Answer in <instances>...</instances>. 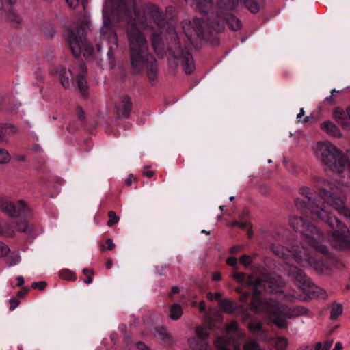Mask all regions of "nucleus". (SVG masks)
Instances as JSON below:
<instances>
[{"mask_svg":"<svg viewBox=\"0 0 350 350\" xmlns=\"http://www.w3.org/2000/svg\"><path fill=\"white\" fill-rule=\"evenodd\" d=\"M134 181H135V177L133 174H129L125 181V183L127 186H130Z\"/></svg>","mask_w":350,"mask_h":350,"instance_id":"4d7b16f0","label":"nucleus"},{"mask_svg":"<svg viewBox=\"0 0 350 350\" xmlns=\"http://www.w3.org/2000/svg\"><path fill=\"white\" fill-rule=\"evenodd\" d=\"M126 36L132 68L135 72H140L149 60L147 40L143 32L135 26L128 27Z\"/></svg>","mask_w":350,"mask_h":350,"instance_id":"39448f33","label":"nucleus"},{"mask_svg":"<svg viewBox=\"0 0 350 350\" xmlns=\"http://www.w3.org/2000/svg\"><path fill=\"white\" fill-rule=\"evenodd\" d=\"M252 262L253 261H252V256H249L247 254H244L240 257V263L245 267L251 265Z\"/></svg>","mask_w":350,"mask_h":350,"instance_id":"ea45409f","label":"nucleus"},{"mask_svg":"<svg viewBox=\"0 0 350 350\" xmlns=\"http://www.w3.org/2000/svg\"><path fill=\"white\" fill-rule=\"evenodd\" d=\"M245 278L246 274L242 272H237L233 275V278L242 284L245 282Z\"/></svg>","mask_w":350,"mask_h":350,"instance_id":"c03bdc74","label":"nucleus"},{"mask_svg":"<svg viewBox=\"0 0 350 350\" xmlns=\"http://www.w3.org/2000/svg\"><path fill=\"white\" fill-rule=\"evenodd\" d=\"M273 252L281 258H287L289 256L295 260L297 263L303 267L312 266L315 264V259L312 257L305 247H295L293 250H288L279 244H273L271 247Z\"/></svg>","mask_w":350,"mask_h":350,"instance_id":"9d476101","label":"nucleus"},{"mask_svg":"<svg viewBox=\"0 0 350 350\" xmlns=\"http://www.w3.org/2000/svg\"><path fill=\"white\" fill-rule=\"evenodd\" d=\"M167 53L172 59L176 61V64H180L186 74L189 75L194 71L196 67L193 57L186 47L181 46L178 38L172 39Z\"/></svg>","mask_w":350,"mask_h":350,"instance_id":"1a4fd4ad","label":"nucleus"},{"mask_svg":"<svg viewBox=\"0 0 350 350\" xmlns=\"http://www.w3.org/2000/svg\"><path fill=\"white\" fill-rule=\"evenodd\" d=\"M335 92H338V91L336 90L335 89H333L331 92V94H332L331 96L326 97L325 99V101H327V103H329L331 105H335L336 101L333 97L334 93H335Z\"/></svg>","mask_w":350,"mask_h":350,"instance_id":"09e8293b","label":"nucleus"},{"mask_svg":"<svg viewBox=\"0 0 350 350\" xmlns=\"http://www.w3.org/2000/svg\"><path fill=\"white\" fill-rule=\"evenodd\" d=\"M136 24L144 29L153 31L151 35L152 47L158 56L163 57L165 53L160 33L167 25V21L162 11L157 5L148 3L144 11L143 17H137Z\"/></svg>","mask_w":350,"mask_h":350,"instance_id":"20e7f679","label":"nucleus"},{"mask_svg":"<svg viewBox=\"0 0 350 350\" xmlns=\"http://www.w3.org/2000/svg\"><path fill=\"white\" fill-rule=\"evenodd\" d=\"M183 315V309L182 307L178 304H174L170 308V317L172 320H178Z\"/></svg>","mask_w":350,"mask_h":350,"instance_id":"2f4dec72","label":"nucleus"},{"mask_svg":"<svg viewBox=\"0 0 350 350\" xmlns=\"http://www.w3.org/2000/svg\"><path fill=\"white\" fill-rule=\"evenodd\" d=\"M70 8H76L78 5L79 0H66Z\"/></svg>","mask_w":350,"mask_h":350,"instance_id":"052dcab7","label":"nucleus"},{"mask_svg":"<svg viewBox=\"0 0 350 350\" xmlns=\"http://www.w3.org/2000/svg\"><path fill=\"white\" fill-rule=\"evenodd\" d=\"M221 279V275L219 272H214L213 273V280L215 281H219Z\"/></svg>","mask_w":350,"mask_h":350,"instance_id":"e2e57ef3","label":"nucleus"},{"mask_svg":"<svg viewBox=\"0 0 350 350\" xmlns=\"http://www.w3.org/2000/svg\"><path fill=\"white\" fill-rule=\"evenodd\" d=\"M333 116L338 124L345 127L350 125V107H348L345 111L340 107H336L333 111Z\"/></svg>","mask_w":350,"mask_h":350,"instance_id":"f3484780","label":"nucleus"},{"mask_svg":"<svg viewBox=\"0 0 350 350\" xmlns=\"http://www.w3.org/2000/svg\"><path fill=\"white\" fill-rule=\"evenodd\" d=\"M72 73L70 70L63 68L60 73L62 85L65 88H69L72 84Z\"/></svg>","mask_w":350,"mask_h":350,"instance_id":"c85d7f7f","label":"nucleus"},{"mask_svg":"<svg viewBox=\"0 0 350 350\" xmlns=\"http://www.w3.org/2000/svg\"><path fill=\"white\" fill-rule=\"evenodd\" d=\"M137 347L140 350H148V347H146V345L142 342H139L137 343Z\"/></svg>","mask_w":350,"mask_h":350,"instance_id":"0e129e2a","label":"nucleus"},{"mask_svg":"<svg viewBox=\"0 0 350 350\" xmlns=\"http://www.w3.org/2000/svg\"><path fill=\"white\" fill-rule=\"evenodd\" d=\"M312 152L327 169L339 174L344 173L350 178V151L347 159L335 145L325 141L316 143Z\"/></svg>","mask_w":350,"mask_h":350,"instance_id":"7ed1b4c3","label":"nucleus"},{"mask_svg":"<svg viewBox=\"0 0 350 350\" xmlns=\"http://www.w3.org/2000/svg\"><path fill=\"white\" fill-rule=\"evenodd\" d=\"M227 334L229 335L234 334V337L237 339L243 338L245 334L239 329L237 323L236 321H231L226 327Z\"/></svg>","mask_w":350,"mask_h":350,"instance_id":"cd10ccee","label":"nucleus"},{"mask_svg":"<svg viewBox=\"0 0 350 350\" xmlns=\"http://www.w3.org/2000/svg\"><path fill=\"white\" fill-rule=\"evenodd\" d=\"M16 206V216L23 215L28 211V207L23 200H19L15 205Z\"/></svg>","mask_w":350,"mask_h":350,"instance_id":"4c0bfd02","label":"nucleus"},{"mask_svg":"<svg viewBox=\"0 0 350 350\" xmlns=\"http://www.w3.org/2000/svg\"><path fill=\"white\" fill-rule=\"evenodd\" d=\"M191 6H196L201 13L207 16L213 9L212 0H185Z\"/></svg>","mask_w":350,"mask_h":350,"instance_id":"a211bd4d","label":"nucleus"},{"mask_svg":"<svg viewBox=\"0 0 350 350\" xmlns=\"http://www.w3.org/2000/svg\"><path fill=\"white\" fill-rule=\"evenodd\" d=\"M342 349V343L338 342L335 344L334 348L332 350H341Z\"/></svg>","mask_w":350,"mask_h":350,"instance_id":"774afa93","label":"nucleus"},{"mask_svg":"<svg viewBox=\"0 0 350 350\" xmlns=\"http://www.w3.org/2000/svg\"><path fill=\"white\" fill-rule=\"evenodd\" d=\"M332 344H333V340H327L324 343H323L322 346L325 350H329Z\"/></svg>","mask_w":350,"mask_h":350,"instance_id":"13d9d810","label":"nucleus"},{"mask_svg":"<svg viewBox=\"0 0 350 350\" xmlns=\"http://www.w3.org/2000/svg\"><path fill=\"white\" fill-rule=\"evenodd\" d=\"M218 6L222 12L229 11L236 7L238 0H217Z\"/></svg>","mask_w":350,"mask_h":350,"instance_id":"c756f323","label":"nucleus"},{"mask_svg":"<svg viewBox=\"0 0 350 350\" xmlns=\"http://www.w3.org/2000/svg\"><path fill=\"white\" fill-rule=\"evenodd\" d=\"M146 64H149L147 68L148 77L151 82H153L157 80L158 77V69L156 61L150 56L149 60Z\"/></svg>","mask_w":350,"mask_h":350,"instance_id":"a878e982","label":"nucleus"},{"mask_svg":"<svg viewBox=\"0 0 350 350\" xmlns=\"http://www.w3.org/2000/svg\"><path fill=\"white\" fill-rule=\"evenodd\" d=\"M269 284L268 282H262L260 279L258 278H254L252 275H246L245 282L243 285L247 286H254L256 288L258 287H263L265 288H267V287L269 288L268 291L270 293H284V291L281 289H273L271 286H268Z\"/></svg>","mask_w":350,"mask_h":350,"instance_id":"2eb2a0df","label":"nucleus"},{"mask_svg":"<svg viewBox=\"0 0 350 350\" xmlns=\"http://www.w3.org/2000/svg\"><path fill=\"white\" fill-rule=\"evenodd\" d=\"M106 244H107L106 249L109 250L113 249L116 246L113 240L109 238L106 240Z\"/></svg>","mask_w":350,"mask_h":350,"instance_id":"6e6d98bb","label":"nucleus"},{"mask_svg":"<svg viewBox=\"0 0 350 350\" xmlns=\"http://www.w3.org/2000/svg\"><path fill=\"white\" fill-rule=\"evenodd\" d=\"M0 210L5 212L10 217H16V206L8 202L4 198L0 197Z\"/></svg>","mask_w":350,"mask_h":350,"instance_id":"393cba45","label":"nucleus"},{"mask_svg":"<svg viewBox=\"0 0 350 350\" xmlns=\"http://www.w3.org/2000/svg\"><path fill=\"white\" fill-rule=\"evenodd\" d=\"M154 334L166 345H170L174 342L172 336L167 332L165 327H155Z\"/></svg>","mask_w":350,"mask_h":350,"instance_id":"4be33fe9","label":"nucleus"},{"mask_svg":"<svg viewBox=\"0 0 350 350\" xmlns=\"http://www.w3.org/2000/svg\"><path fill=\"white\" fill-rule=\"evenodd\" d=\"M330 318L332 320H336L342 313V306L338 303H333L330 306Z\"/></svg>","mask_w":350,"mask_h":350,"instance_id":"473e14b6","label":"nucleus"},{"mask_svg":"<svg viewBox=\"0 0 350 350\" xmlns=\"http://www.w3.org/2000/svg\"><path fill=\"white\" fill-rule=\"evenodd\" d=\"M230 226L233 227V226H239V228H242V229H244L247 227V224L246 223H243V222H237V221H232L230 224Z\"/></svg>","mask_w":350,"mask_h":350,"instance_id":"5fc2aeb1","label":"nucleus"},{"mask_svg":"<svg viewBox=\"0 0 350 350\" xmlns=\"http://www.w3.org/2000/svg\"><path fill=\"white\" fill-rule=\"evenodd\" d=\"M83 273L86 276L84 282L88 284H91L92 282V275L94 274L93 270L85 268L83 269Z\"/></svg>","mask_w":350,"mask_h":350,"instance_id":"79ce46f5","label":"nucleus"},{"mask_svg":"<svg viewBox=\"0 0 350 350\" xmlns=\"http://www.w3.org/2000/svg\"><path fill=\"white\" fill-rule=\"evenodd\" d=\"M247 327L251 332L255 334L257 332H259L261 330L262 324L260 322H255V323L252 322V323H249Z\"/></svg>","mask_w":350,"mask_h":350,"instance_id":"a19ab883","label":"nucleus"},{"mask_svg":"<svg viewBox=\"0 0 350 350\" xmlns=\"http://www.w3.org/2000/svg\"><path fill=\"white\" fill-rule=\"evenodd\" d=\"M17 229L21 232H27L29 231V226L25 220H22L17 223Z\"/></svg>","mask_w":350,"mask_h":350,"instance_id":"a18cd8bd","label":"nucleus"},{"mask_svg":"<svg viewBox=\"0 0 350 350\" xmlns=\"http://www.w3.org/2000/svg\"><path fill=\"white\" fill-rule=\"evenodd\" d=\"M59 275L61 278L72 281L75 280L76 277L73 271L69 269H62L59 272Z\"/></svg>","mask_w":350,"mask_h":350,"instance_id":"f704fd0d","label":"nucleus"},{"mask_svg":"<svg viewBox=\"0 0 350 350\" xmlns=\"http://www.w3.org/2000/svg\"><path fill=\"white\" fill-rule=\"evenodd\" d=\"M289 224L296 232L301 233L316 251L324 255L328 254L327 247L323 244V235L312 224L308 223L302 217L293 215L290 217Z\"/></svg>","mask_w":350,"mask_h":350,"instance_id":"423d86ee","label":"nucleus"},{"mask_svg":"<svg viewBox=\"0 0 350 350\" xmlns=\"http://www.w3.org/2000/svg\"><path fill=\"white\" fill-rule=\"evenodd\" d=\"M116 107L119 116L128 118L131 111L132 104L130 98L125 96L120 99Z\"/></svg>","mask_w":350,"mask_h":350,"instance_id":"aec40b11","label":"nucleus"},{"mask_svg":"<svg viewBox=\"0 0 350 350\" xmlns=\"http://www.w3.org/2000/svg\"><path fill=\"white\" fill-rule=\"evenodd\" d=\"M236 7L229 11L222 12L220 10L218 1H217L216 6L204 18L183 21L182 25L185 36L190 42L196 38L203 39L208 33L221 31L224 28L225 23L228 25L230 29L239 30L242 27L241 21L230 13Z\"/></svg>","mask_w":350,"mask_h":350,"instance_id":"f03ea898","label":"nucleus"},{"mask_svg":"<svg viewBox=\"0 0 350 350\" xmlns=\"http://www.w3.org/2000/svg\"><path fill=\"white\" fill-rule=\"evenodd\" d=\"M120 3L119 5L118 9H116V11L120 10L122 12V15L124 16H129L131 12L135 13L137 5L135 4V10L131 5V0H120Z\"/></svg>","mask_w":350,"mask_h":350,"instance_id":"bb28decb","label":"nucleus"},{"mask_svg":"<svg viewBox=\"0 0 350 350\" xmlns=\"http://www.w3.org/2000/svg\"><path fill=\"white\" fill-rule=\"evenodd\" d=\"M321 129L327 134L336 137H340L342 133L338 126L331 121H325L320 125Z\"/></svg>","mask_w":350,"mask_h":350,"instance_id":"412c9836","label":"nucleus"},{"mask_svg":"<svg viewBox=\"0 0 350 350\" xmlns=\"http://www.w3.org/2000/svg\"><path fill=\"white\" fill-rule=\"evenodd\" d=\"M219 308L223 312L227 314H232L235 310L234 303L230 299H228L220 301Z\"/></svg>","mask_w":350,"mask_h":350,"instance_id":"7c9ffc66","label":"nucleus"},{"mask_svg":"<svg viewBox=\"0 0 350 350\" xmlns=\"http://www.w3.org/2000/svg\"><path fill=\"white\" fill-rule=\"evenodd\" d=\"M196 332L198 338H199V339L205 340V338H206L209 335L208 331L203 327H198L196 329Z\"/></svg>","mask_w":350,"mask_h":350,"instance_id":"37998d69","label":"nucleus"},{"mask_svg":"<svg viewBox=\"0 0 350 350\" xmlns=\"http://www.w3.org/2000/svg\"><path fill=\"white\" fill-rule=\"evenodd\" d=\"M249 295V293H242L240 296V301L243 303L246 302L248 299Z\"/></svg>","mask_w":350,"mask_h":350,"instance_id":"680f3d73","label":"nucleus"},{"mask_svg":"<svg viewBox=\"0 0 350 350\" xmlns=\"http://www.w3.org/2000/svg\"><path fill=\"white\" fill-rule=\"evenodd\" d=\"M288 342L285 338L279 337L275 338L274 345L278 350H284L287 346Z\"/></svg>","mask_w":350,"mask_h":350,"instance_id":"e433bc0d","label":"nucleus"},{"mask_svg":"<svg viewBox=\"0 0 350 350\" xmlns=\"http://www.w3.org/2000/svg\"><path fill=\"white\" fill-rule=\"evenodd\" d=\"M10 161L11 156L10 153L5 149L0 147V164H8Z\"/></svg>","mask_w":350,"mask_h":350,"instance_id":"c9c22d12","label":"nucleus"},{"mask_svg":"<svg viewBox=\"0 0 350 350\" xmlns=\"http://www.w3.org/2000/svg\"><path fill=\"white\" fill-rule=\"evenodd\" d=\"M46 286V282L42 281L39 282H33L32 284V287L34 288H39L40 290H43Z\"/></svg>","mask_w":350,"mask_h":350,"instance_id":"de8ad7c7","label":"nucleus"},{"mask_svg":"<svg viewBox=\"0 0 350 350\" xmlns=\"http://www.w3.org/2000/svg\"><path fill=\"white\" fill-rule=\"evenodd\" d=\"M188 342L193 350H211L210 346L204 339L193 337L188 340Z\"/></svg>","mask_w":350,"mask_h":350,"instance_id":"b1692460","label":"nucleus"},{"mask_svg":"<svg viewBox=\"0 0 350 350\" xmlns=\"http://www.w3.org/2000/svg\"><path fill=\"white\" fill-rule=\"evenodd\" d=\"M286 273L300 289L304 291L306 286H308L309 281L307 276L297 267L292 265L288 266L286 269Z\"/></svg>","mask_w":350,"mask_h":350,"instance_id":"f8f14e48","label":"nucleus"},{"mask_svg":"<svg viewBox=\"0 0 350 350\" xmlns=\"http://www.w3.org/2000/svg\"><path fill=\"white\" fill-rule=\"evenodd\" d=\"M268 304L260 299V291L256 289L252 294V299L251 303V309L256 312L260 311Z\"/></svg>","mask_w":350,"mask_h":350,"instance_id":"5701e85b","label":"nucleus"},{"mask_svg":"<svg viewBox=\"0 0 350 350\" xmlns=\"http://www.w3.org/2000/svg\"><path fill=\"white\" fill-rule=\"evenodd\" d=\"M16 280L18 281V286H21L24 284V279L22 276H18Z\"/></svg>","mask_w":350,"mask_h":350,"instance_id":"69168bd1","label":"nucleus"},{"mask_svg":"<svg viewBox=\"0 0 350 350\" xmlns=\"http://www.w3.org/2000/svg\"><path fill=\"white\" fill-rule=\"evenodd\" d=\"M221 297H222V294L219 292H216L215 293H208L207 294V298L210 300H213L214 299L219 300V299H221Z\"/></svg>","mask_w":350,"mask_h":350,"instance_id":"49530a36","label":"nucleus"},{"mask_svg":"<svg viewBox=\"0 0 350 350\" xmlns=\"http://www.w3.org/2000/svg\"><path fill=\"white\" fill-rule=\"evenodd\" d=\"M1 254L6 255L9 252V248L2 242H0Z\"/></svg>","mask_w":350,"mask_h":350,"instance_id":"864d4df0","label":"nucleus"},{"mask_svg":"<svg viewBox=\"0 0 350 350\" xmlns=\"http://www.w3.org/2000/svg\"><path fill=\"white\" fill-rule=\"evenodd\" d=\"M89 20L85 18L82 20L80 25L76 27L68 29L66 40L72 54L75 57H78L83 52V56L85 58H88L94 51L92 46L88 43L85 38L87 29L89 28Z\"/></svg>","mask_w":350,"mask_h":350,"instance_id":"0eeeda50","label":"nucleus"},{"mask_svg":"<svg viewBox=\"0 0 350 350\" xmlns=\"http://www.w3.org/2000/svg\"><path fill=\"white\" fill-rule=\"evenodd\" d=\"M10 304H11V306H10V310H12L14 309H15L18 305L19 304V301L18 299H10Z\"/></svg>","mask_w":350,"mask_h":350,"instance_id":"bf43d9fd","label":"nucleus"},{"mask_svg":"<svg viewBox=\"0 0 350 350\" xmlns=\"http://www.w3.org/2000/svg\"><path fill=\"white\" fill-rule=\"evenodd\" d=\"M104 18L103 26L100 29L101 38L100 43L97 44L98 51H100L102 46H106L108 49L107 57L111 66L115 62V53L118 48V36L115 31L111 26V22L109 18V11L105 6L103 9Z\"/></svg>","mask_w":350,"mask_h":350,"instance_id":"6e6552de","label":"nucleus"},{"mask_svg":"<svg viewBox=\"0 0 350 350\" xmlns=\"http://www.w3.org/2000/svg\"><path fill=\"white\" fill-rule=\"evenodd\" d=\"M239 2L244 4L252 13H257L260 10L258 4L253 0H238L236 6Z\"/></svg>","mask_w":350,"mask_h":350,"instance_id":"72a5a7b5","label":"nucleus"},{"mask_svg":"<svg viewBox=\"0 0 350 350\" xmlns=\"http://www.w3.org/2000/svg\"><path fill=\"white\" fill-rule=\"evenodd\" d=\"M217 350H241L234 340L230 341L226 337L221 336L216 338L215 341ZM243 350H263L260 347L259 344L255 340H250L243 345Z\"/></svg>","mask_w":350,"mask_h":350,"instance_id":"9b49d317","label":"nucleus"},{"mask_svg":"<svg viewBox=\"0 0 350 350\" xmlns=\"http://www.w3.org/2000/svg\"><path fill=\"white\" fill-rule=\"evenodd\" d=\"M199 309L201 312L205 310V302L204 301L200 302Z\"/></svg>","mask_w":350,"mask_h":350,"instance_id":"338daca9","label":"nucleus"},{"mask_svg":"<svg viewBox=\"0 0 350 350\" xmlns=\"http://www.w3.org/2000/svg\"><path fill=\"white\" fill-rule=\"evenodd\" d=\"M282 307V316L288 318H296L301 315H305L308 313V310L301 306H295L294 308H288L286 306Z\"/></svg>","mask_w":350,"mask_h":350,"instance_id":"6ab92c4d","label":"nucleus"},{"mask_svg":"<svg viewBox=\"0 0 350 350\" xmlns=\"http://www.w3.org/2000/svg\"><path fill=\"white\" fill-rule=\"evenodd\" d=\"M16 1L0 0V9H3L5 11V18L13 25H18L21 21L19 16L12 8V5L16 3Z\"/></svg>","mask_w":350,"mask_h":350,"instance_id":"ddd939ff","label":"nucleus"},{"mask_svg":"<svg viewBox=\"0 0 350 350\" xmlns=\"http://www.w3.org/2000/svg\"><path fill=\"white\" fill-rule=\"evenodd\" d=\"M142 174L148 178H151L154 174V172L148 170L147 167H144L142 170Z\"/></svg>","mask_w":350,"mask_h":350,"instance_id":"3c124183","label":"nucleus"},{"mask_svg":"<svg viewBox=\"0 0 350 350\" xmlns=\"http://www.w3.org/2000/svg\"><path fill=\"white\" fill-rule=\"evenodd\" d=\"M243 248V247L241 245L232 246L230 250V253L232 254H235L239 252L241 250H242Z\"/></svg>","mask_w":350,"mask_h":350,"instance_id":"603ef678","label":"nucleus"},{"mask_svg":"<svg viewBox=\"0 0 350 350\" xmlns=\"http://www.w3.org/2000/svg\"><path fill=\"white\" fill-rule=\"evenodd\" d=\"M77 72V85L79 90L83 96H86L88 94V85L85 77L87 71L84 64L81 63L79 65Z\"/></svg>","mask_w":350,"mask_h":350,"instance_id":"dca6fc26","label":"nucleus"},{"mask_svg":"<svg viewBox=\"0 0 350 350\" xmlns=\"http://www.w3.org/2000/svg\"><path fill=\"white\" fill-rule=\"evenodd\" d=\"M315 184L318 194L308 186L299 188V193L307 199V204L305 205L301 200L297 198L295 200V206L301 211L308 210L312 218L321 220L334 229L330 238L333 247L350 250L349 230L336 217H332L324 205L325 202L340 214L350 217V210L345 205V193L335 184L323 178H317Z\"/></svg>","mask_w":350,"mask_h":350,"instance_id":"f257e3e1","label":"nucleus"},{"mask_svg":"<svg viewBox=\"0 0 350 350\" xmlns=\"http://www.w3.org/2000/svg\"><path fill=\"white\" fill-rule=\"evenodd\" d=\"M226 263L228 265L233 267L234 269H236L237 268V260L234 257H229L226 260Z\"/></svg>","mask_w":350,"mask_h":350,"instance_id":"8fccbe9b","label":"nucleus"},{"mask_svg":"<svg viewBox=\"0 0 350 350\" xmlns=\"http://www.w3.org/2000/svg\"><path fill=\"white\" fill-rule=\"evenodd\" d=\"M108 217L109 219L107 221V226L111 227L115 224L118 223L119 221V217L116 215V213L113 211H110L108 213Z\"/></svg>","mask_w":350,"mask_h":350,"instance_id":"58836bf2","label":"nucleus"},{"mask_svg":"<svg viewBox=\"0 0 350 350\" xmlns=\"http://www.w3.org/2000/svg\"><path fill=\"white\" fill-rule=\"evenodd\" d=\"M268 313L270 314L271 319L273 323L280 328H285L287 326V322L285 319L280 317L282 315V307L278 305L268 306L266 308Z\"/></svg>","mask_w":350,"mask_h":350,"instance_id":"4468645a","label":"nucleus"}]
</instances>
